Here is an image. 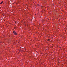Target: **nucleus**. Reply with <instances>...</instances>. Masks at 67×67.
I'll use <instances>...</instances> for the list:
<instances>
[{"label":"nucleus","instance_id":"obj_1","mask_svg":"<svg viewBox=\"0 0 67 67\" xmlns=\"http://www.w3.org/2000/svg\"><path fill=\"white\" fill-rule=\"evenodd\" d=\"M13 33L14 34H15V35H17V34H16V32H15V31H14Z\"/></svg>","mask_w":67,"mask_h":67},{"label":"nucleus","instance_id":"obj_2","mask_svg":"<svg viewBox=\"0 0 67 67\" xmlns=\"http://www.w3.org/2000/svg\"><path fill=\"white\" fill-rule=\"evenodd\" d=\"M3 2L2 1L0 3V4H2V3H3Z\"/></svg>","mask_w":67,"mask_h":67}]
</instances>
